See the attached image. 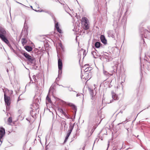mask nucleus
Listing matches in <instances>:
<instances>
[{
  "label": "nucleus",
  "instance_id": "obj_1",
  "mask_svg": "<svg viewBox=\"0 0 150 150\" xmlns=\"http://www.w3.org/2000/svg\"><path fill=\"white\" fill-rule=\"evenodd\" d=\"M41 101V98L40 96H35L34 98L33 103L31 105V109L33 110H38L39 108V104Z\"/></svg>",
  "mask_w": 150,
  "mask_h": 150
},
{
  "label": "nucleus",
  "instance_id": "obj_2",
  "mask_svg": "<svg viewBox=\"0 0 150 150\" xmlns=\"http://www.w3.org/2000/svg\"><path fill=\"white\" fill-rule=\"evenodd\" d=\"M6 31L4 28L0 26V38L5 43H8L9 41L6 37Z\"/></svg>",
  "mask_w": 150,
  "mask_h": 150
},
{
  "label": "nucleus",
  "instance_id": "obj_3",
  "mask_svg": "<svg viewBox=\"0 0 150 150\" xmlns=\"http://www.w3.org/2000/svg\"><path fill=\"white\" fill-rule=\"evenodd\" d=\"M21 53L25 57L28 61L29 64L32 66H34L35 65V60L34 58L30 56L27 53L25 52H22Z\"/></svg>",
  "mask_w": 150,
  "mask_h": 150
},
{
  "label": "nucleus",
  "instance_id": "obj_4",
  "mask_svg": "<svg viewBox=\"0 0 150 150\" xmlns=\"http://www.w3.org/2000/svg\"><path fill=\"white\" fill-rule=\"evenodd\" d=\"M58 77L56 79L58 80L59 79V77H61V74L62 72V60L60 58H58Z\"/></svg>",
  "mask_w": 150,
  "mask_h": 150
},
{
  "label": "nucleus",
  "instance_id": "obj_5",
  "mask_svg": "<svg viewBox=\"0 0 150 150\" xmlns=\"http://www.w3.org/2000/svg\"><path fill=\"white\" fill-rule=\"evenodd\" d=\"M82 23L83 27L85 30H87L89 28V22L88 19L86 17H83L82 20Z\"/></svg>",
  "mask_w": 150,
  "mask_h": 150
},
{
  "label": "nucleus",
  "instance_id": "obj_6",
  "mask_svg": "<svg viewBox=\"0 0 150 150\" xmlns=\"http://www.w3.org/2000/svg\"><path fill=\"white\" fill-rule=\"evenodd\" d=\"M114 64L115 65L112 67L113 70L110 71V75L112 76L114 74H115L117 73V70L118 65L120 64L119 62H114Z\"/></svg>",
  "mask_w": 150,
  "mask_h": 150
},
{
  "label": "nucleus",
  "instance_id": "obj_7",
  "mask_svg": "<svg viewBox=\"0 0 150 150\" xmlns=\"http://www.w3.org/2000/svg\"><path fill=\"white\" fill-rule=\"evenodd\" d=\"M4 99L5 104L7 106L10 105V98L9 96H7L6 93L4 92Z\"/></svg>",
  "mask_w": 150,
  "mask_h": 150
},
{
  "label": "nucleus",
  "instance_id": "obj_8",
  "mask_svg": "<svg viewBox=\"0 0 150 150\" xmlns=\"http://www.w3.org/2000/svg\"><path fill=\"white\" fill-rule=\"evenodd\" d=\"M148 57L149 58L147 57H145L144 61L146 64L145 65L143 64V65L146 67V64H147L149 69L150 68V57L148 56Z\"/></svg>",
  "mask_w": 150,
  "mask_h": 150
},
{
  "label": "nucleus",
  "instance_id": "obj_9",
  "mask_svg": "<svg viewBox=\"0 0 150 150\" xmlns=\"http://www.w3.org/2000/svg\"><path fill=\"white\" fill-rule=\"evenodd\" d=\"M89 73L88 72H85L83 73L82 75H81V77L82 79H83L85 80H89L90 77L89 75Z\"/></svg>",
  "mask_w": 150,
  "mask_h": 150
},
{
  "label": "nucleus",
  "instance_id": "obj_10",
  "mask_svg": "<svg viewBox=\"0 0 150 150\" xmlns=\"http://www.w3.org/2000/svg\"><path fill=\"white\" fill-rule=\"evenodd\" d=\"M88 90L90 92V93L91 96V99L93 100L94 99L93 96L96 95V90L95 88L94 90H93L90 88H88Z\"/></svg>",
  "mask_w": 150,
  "mask_h": 150
},
{
  "label": "nucleus",
  "instance_id": "obj_11",
  "mask_svg": "<svg viewBox=\"0 0 150 150\" xmlns=\"http://www.w3.org/2000/svg\"><path fill=\"white\" fill-rule=\"evenodd\" d=\"M145 89L144 87H140L139 89L137 90V95L138 96H139L141 95L143 92V90Z\"/></svg>",
  "mask_w": 150,
  "mask_h": 150
},
{
  "label": "nucleus",
  "instance_id": "obj_12",
  "mask_svg": "<svg viewBox=\"0 0 150 150\" xmlns=\"http://www.w3.org/2000/svg\"><path fill=\"white\" fill-rule=\"evenodd\" d=\"M32 109V110H31L30 112V114H31L32 116L34 118L36 117V115L37 114V110H33V109Z\"/></svg>",
  "mask_w": 150,
  "mask_h": 150
},
{
  "label": "nucleus",
  "instance_id": "obj_13",
  "mask_svg": "<svg viewBox=\"0 0 150 150\" xmlns=\"http://www.w3.org/2000/svg\"><path fill=\"white\" fill-rule=\"evenodd\" d=\"M5 133V130L3 127H0V138H2Z\"/></svg>",
  "mask_w": 150,
  "mask_h": 150
},
{
  "label": "nucleus",
  "instance_id": "obj_14",
  "mask_svg": "<svg viewBox=\"0 0 150 150\" xmlns=\"http://www.w3.org/2000/svg\"><path fill=\"white\" fill-rule=\"evenodd\" d=\"M100 40L104 44H106L107 43V41L106 39H105L104 36L103 35H102L100 36Z\"/></svg>",
  "mask_w": 150,
  "mask_h": 150
},
{
  "label": "nucleus",
  "instance_id": "obj_15",
  "mask_svg": "<svg viewBox=\"0 0 150 150\" xmlns=\"http://www.w3.org/2000/svg\"><path fill=\"white\" fill-rule=\"evenodd\" d=\"M108 34L110 37H112V38H115V34L113 30H109L108 32Z\"/></svg>",
  "mask_w": 150,
  "mask_h": 150
},
{
  "label": "nucleus",
  "instance_id": "obj_16",
  "mask_svg": "<svg viewBox=\"0 0 150 150\" xmlns=\"http://www.w3.org/2000/svg\"><path fill=\"white\" fill-rule=\"evenodd\" d=\"M55 28H56L57 30L58 31V32L59 33H62V30L61 29H60L59 27V24H58V22H55Z\"/></svg>",
  "mask_w": 150,
  "mask_h": 150
},
{
  "label": "nucleus",
  "instance_id": "obj_17",
  "mask_svg": "<svg viewBox=\"0 0 150 150\" xmlns=\"http://www.w3.org/2000/svg\"><path fill=\"white\" fill-rule=\"evenodd\" d=\"M112 98L115 100L119 99L117 96L114 93H112Z\"/></svg>",
  "mask_w": 150,
  "mask_h": 150
},
{
  "label": "nucleus",
  "instance_id": "obj_18",
  "mask_svg": "<svg viewBox=\"0 0 150 150\" xmlns=\"http://www.w3.org/2000/svg\"><path fill=\"white\" fill-rule=\"evenodd\" d=\"M47 13L52 17V19L54 21V23H55V22H56V18L54 17V14L50 12H47Z\"/></svg>",
  "mask_w": 150,
  "mask_h": 150
},
{
  "label": "nucleus",
  "instance_id": "obj_19",
  "mask_svg": "<svg viewBox=\"0 0 150 150\" xmlns=\"http://www.w3.org/2000/svg\"><path fill=\"white\" fill-rule=\"evenodd\" d=\"M74 124H70L69 126V129L68 131V132H69L70 133H71L74 127Z\"/></svg>",
  "mask_w": 150,
  "mask_h": 150
},
{
  "label": "nucleus",
  "instance_id": "obj_20",
  "mask_svg": "<svg viewBox=\"0 0 150 150\" xmlns=\"http://www.w3.org/2000/svg\"><path fill=\"white\" fill-rule=\"evenodd\" d=\"M25 49L28 52H30L32 50V48L30 46H27L25 47Z\"/></svg>",
  "mask_w": 150,
  "mask_h": 150
},
{
  "label": "nucleus",
  "instance_id": "obj_21",
  "mask_svg": "<svg viewBox=\"0 0 150 150\" xmlns=\"http://www.w3.org/2000/svg\"><path fill=\"white\" fill-rule=\"evenodd\" d=\"M92 54L93 55V57L95 58H97L100 56V55L97 54L96 52H92Z\"/></svg>",
  "mask_w": 150,
  "mask_h": 150
},
{
  "label": "nucleus",
  "instance_id": "obj_22",
  "mask_svg": "<svg viewBox=\"0 0 150 150\" xmlns=\"http://www.w3.org/2000/svg\"><path fill=\"white\" fill-rule=\"evenodd\" d=\"M21 41L23 45H25L26 43L27 42V40L25 38H22L21 40Z\"/></svg>",
  "mask_w": 150,
  "mask_h": 150
},
{
  "label": "nucleus",
  "instance_id": "obj_23",
  "mask_svg": "<svg viewBox=\"0 0 150 150\" xmlns=\"http://www.w3.org/2000/svg\"><path fill=\"white\" fill-rule=\"evenodd\" d=\"M95 46L96 48H99L100 46V43L99 42H97L95 44Z\"/></svg>",
  "mask_w": 150,
  "mask_h": 150
},
{
  "label": "nucleus",
  "instance_id": "obj_24",
  "mask_svg": "<svg viewBox=\"0 0 150 150\" xmlns=\"http://www.w3.org/2000/svg\"><path fill=\"white\" fill-rule=\"evenodd\" d=\"M76 97L80 96V97L82 96V101H83L84 100V95L82 93H77L76 96Z\"/></svg>",
  "mask_w": 150,
  "mask_h": 150
},
{
  "label": "nucleus",
  "instance_id": "obj_25",
  "mask_svg": "<svg viewBox=\"0 0 150 150\" xmlns=\"http://www.w3.org/2000/svg\"><path fill=\"white\" fill-rule=\"evenodd\" d=\"M92 69V67H88L87 68H86V69H84V72H88V71H90Z\"/></svg>",
  "mask_w": 150,
  "mask_h": 150
},
{
  "label": "nucleus",
  "instance_id": "obj_26",
  "mask_svg": "<svg viewBox=\"0 0 150 150\" xmlns=\"http://www.w3.org/2000/svg\"><path fill=\"white\" fill-rule=\"evenodd\" d=\"M103 74L105 75V76H109L110 75V73L107 71L105 70H103Z\"/></svg>",
  "mask_w": 150,
  "mask_h": 150
},
{
  "label": "nucleus",
  "instance_id": "obj_27",
  "mask_svg": "<svg viewBox=\"0 0 150 150\" xmlns=\"http://www.w3.org/2000/svg\"><path fill=\"white\" fill-rule=\"evenodd\" d=\"M69 105L70 106H71L72 107V108H74V110L76 112V108L75 106L73 104L71 103H69Z\"/></svg>",
  "mask_w": 150,
  "mask_h": 150
},
{
  "label": "nucleus",
  "instance_id": "obj_28",
  "mask_svg": "<svg viewBox=\"0 0 150 150\" xmlns=\"http://www.w3.org/2000/svg\"><path fill=\"white\" fill-rule=\"evenodd\" d=\"M112 81H105V82L104 83V84L105 85L106 83H107V85L108 87H109V86L110 85V83Z\"/></svg>",
  "mask_w": 150,
  "mask_h": 150
},
{
  "label": "nucleus",
  "instance_id": "obj_29",
  "mask_svg": "<svg viewBox=\"0 0 150 150\" xmlns=\"http://www.w3.org/2000/svg\"><path fill=\"white\" fill-rule=\"evenodd\" d=\"M61 86H62L63 87L68 88V90L70 91H73L74 92H76V91H73V89H72V88H70L69 87L64 86H63L62 85H61Z\"/></svg>",
  "mask_w": 150,
  "mask_h": 150
},
{
  "label": "nucleus",
  "instance_id": "obj_30",
  "mask_svg": "<svg viewBox=\"0 0 150 150\" xmlns=\"http://www.w3.org/2000/svg\"><path fill=\"white\" fill-rule=\"evenodd\" d=\"M36 76L35 75H33V79L34 80L35 83H37L38 82L37 80L36 79Z\"/></svg>",
  "mask_w": 150,
  "mask_h": 150
},
{
  "label": "nucleus",
  "instance_id": "obj_31",
  "mask_svg": "<svg viewBox=\"0 0 150 150\" xmlns=\"http://www.w3.org/2000/svg\"><path fill=\"white\" fill-rule=\"evenodd\" d=\"M62 114L64 115L65 117L67 119H69V117L67 115L65 111H64L63 112V113H62Z\"/></svg>",
  "mask_w": 150,
  "mask_h": 150
},
{
  "label": "nucleus",
  "instance_id": "obj_32",
  "mask_svg": "<svg viewBox=\"0 0 150 150\" xmlns=\"http://www.w3.org/2000/svg\"><path fill=\"white\" fill-rule=\"evenodd\" d=\"M61 125H62L64 126V127H65L66 125V123L65 121L63 120L62 121Z\"/></svg>",
  "mask_w": 150,
  "mask_h": 150
},
{
  "label": "nucleus",
  "instance_id": "obj_33",
  "mask_svg": "<svg viewBox=\"0 0 150 150\" xmlns=\"http://www.w3.org/2000/svg\"><path fill=\"white\" fill-rule=\"evenodd\" d=\"M104 57L106 59H108V61H109V59H109V57L108 56L105 54H104Z\"/></svg>",
  "mask_w": 150,
  "mask_h": 150
},
{
  "label": "nucleus",
  "instance_id": "obj_34",
  "mask_svg": "<svg viewBox=\"0 0 150 150\" xmlns=\"http://www.w3.org/2000/svg\"><path fill=\"white\" fill-rule=\"evenodd\" d=\"M58 111L61 113H63V112L64 111L62 109V108H58Z\"/></svg>",
  "mask_w": 150,
  "mask_h": 150
},
{
  "label": "nucleus",
  "instance_id": "obj_35",
  "mask_svg": "<svg viewBox=\"0 0 150 150\" xmlns=\"http://www.w3.org/2000/svg\"><path fill=\"white\" fill-rule=\"evenodd\" d=\"M8 122L9 123H11L12 122V119L11 117H10L8 118Z\"/></svg>",
  "mask_w": 150,
  "mask_h": 150
},
{
  "label": "nucleus",
  "instance_id": "obj_36",
  "mask_svg": "<svg viewBox=\"0 0 150 150\" xmlns=\"http://www.w3.org/2000/svg\"><path fill=\"white\" fill-rule=\"evenodd\" d=\"M46 99L47 100V101L48 102H50L51 101V99L48 96V95L46 97Z\"/></svg>",
  "mask_w": 150,
  "mask_h": 150
},
{
  "label": "nucleus",
  "instance_id": "obj_37",
  "mask_svg": "<svg viewBox=\"0 0 150 150\" xmlns=\"http://www.w3.org/2000/svg\"><path fill=\"white\" fill-rule=\"evenodd\" d=\"M88 67H89V65L88 64H85L83 67V69L84 70V69H86V68H87Z\"/></svg>",
  "mask_w": 150,
  "mask_h": 150
},
{
  "label": "nucleus",
  "instance_id": "obj_38",
  "mask_svg": "<svg viewBox=\"0 0 150 150\" xmlns=\"http://www.w3.org/2000/svg\"><path fill=\"white\" fill-rule=\"evenodd\" d=\"M70 134H71V133H70L69 132H68L67 133V136H66V137H65V139H68L69 136V135H70Z\"/></svg>",
  "mask_w": 150,
  "mask_h": 150
},
{
  "label": "nucleus",
  "instance_id": "obj_39",
  "mask_svg": "<svg viewBox=\"0 0 150 150\" xmlns=\"http://www.w3.org/2000/svg\"><path fill=\"white\" fill-rule=\"evenodd\" d=\"M23 112V110L22 109H20L18 110V112L19 114H22Z\"/></svg>",
  "mask_w": 150,
  "mask_h": 150
},
{
  "label": "nucleus",
  "instance_id": "obj_40",
  "mask_svg": "<svg viewBox=\"0 0 150 150\" xmlns=\"http://www.w3.org/2000/svg\"><path fill=\"white\" fill-rule=\"evenodd\" d=\"M81 50H82V51H83V55L84 56H85L86 55V50H83V49H81Z\"/></svg>",
  "mask_w": 150,
  "mask_h": 150
},
{
  "label": "nucleus",
  "instance_id": "obj_41",
  "mask_svg": "<svg viewBox=\"0 0 150 150\" xmlns=\"http://www.w3.org/2000/svg\"><path fill=\"white\" fill-rule=\"evenodd\" d=\"M35 4L36 6L38 8H39V5L36 2L35 3Z\"/></svg>",
  "mask_w": 150,
  "mask_h": 150
},
{
  "label": "nucleus",
  "instance_id": "obj_42",
  "mask_svg": "<svg viewBox=\"0 0 150 150\" xmlns=\"http://www.w3.org/2000/svg\"><path fill=\"white\" fill-rule=\"evenodd\" d=\"M6 44H7V45L8 46V47L10 48L11 47H12L11 45L10 44V43H9V42H8V43H6Z\"/></svg>",
  "mask_w": 150,
  "mask_h": 150
},
{
  "label": "nucleus",
  "instance_id": "obj_43",
  "mask_svg": "<svg viewBox=\"0 0 150 150\" xmlns=\"http://www.w3.org/2000/svg\"><path fill=\"white\" fill-rule=\"evenodd\" d=\"M67 139H65V140L64 141V143H65L67 142Z\"/></svg>",
  "mask_w": 150,
  "mask_h": 150
},
{
  "label": "nucleus",
  "instance_id": "obj_44",
  "mask_svg": "<svg viewBox=\"0 0 150 150\" xmlns=\"http://www.w3.org/2000/svg\"><path fill=\"white\" fill-rule=\"evenodd\" d=\"M91 126L90 125H89L88 126V131H89V130H90V128H91Z\"/></svg>",
  "mask_w": 150,
  "mask_h": 150
},
{
  "label": "nucleus",
  "instance_id": "obj_45",
  "mask_svg": "<svg viewBox=\"0 0 150 150\" xmlns=\"http://www.w3.org/2000/svg\"><path fill=\"white\" fill-rule=\"evenodd\" d=\"M12 50L13 51L14 53L15 54H16V52L13 49V50Z\"/></svg>",
  "mask_w": 150,
  "mask_h": 150
},
{
  "label": "nucleus",
  "instance_id": "obj_46",
  "mask_svg": "<svg viewBox=\"0 0 150 150\" xmlns=\"http://www.w3.org/2000/svg\"><path fill=\"white\" fill-rule=\"evenodd\" d=\"M21 100V99L20 98V96H19L18 98V101H19V100Z\"/></svg>",
  "mask_w": 150,
  "mask_h": 150
},
{
  "label": "nucleus",
  "instance_id": "obj_47",
  "mask_svg": "<svg viewBox=\"0 0 150 150\" xmlns=\"http://www.w3.org/2000/svg\"><path fill=\"white\" fill-rule=\"evenodd\" d=\"M109 145H110V143H109V142H108V148H107V149H108V148L109 146Z\"/></svg>",
  "mask_w": 150,
  "mask_h": 150
},
{
  "label": "nucleus",
  "instance_id": "obj_48",
  "mask_svg": "<svg viewBox=\"0 0 150 150\" xmlns=\"http://www.w3.org/2000/svg\"><path fill=\"white\" fill-rule=\"evenodd\" d=\"M33 83V82L32 81V80H31V79L30 81V82L29 83Z\"/></svg>",
  "mask_w": 150,
  "mask_h": 150
},
{
  "label": "nucleus",
  "instance_id": "obj_49",
  "mask_svg": "<svg viewBox=\"0 0 150 150\" xmlns=\"http://www.w3.org/2000/svg\"><path fill=\"white\" fill-rule=\"evenodd\" d=\"M35 11H39V12H42V11H43L42 10L41 11H39V10H38V11L36 10Z\"/></svg>",
  "mask_w": 150,
  "mask_h": 150
},
{
  "label": "nucleus",
  "instance_id": "obj_50",
  "mask_svg": "<svg viewBox=\"0 0 150 150\" xmlns=\"http://www.w3.org/2000/svg\"><path fill=\"white\" fill-rule=\"evenodd\" d=\"M1 139L2 138H0V141L1 142V143H2L3 142V141L1 140Z\"/></svg>",
  "mask_w": 150,
  "mask_h": 150
},
{
  "label": "nucleus",
  "instance_id": "obj_51",
  "mask_svg": "<svg viewBox=\"0 0 150 150\" xmlns=\"http://www.w3.org/2000/svg\"><path fill=\"white\" fill-rule=\"evenodd\" d=\"M19 4H21V5H23V6H25L23 4H21V3H19Z\"/></svg>",
  "mask_w": 150,
  "mask_h": 150
},
{
  "label": "nucleus",
  "instance_id": "obj_52",
  "mask_svg": "<svg viewBox=\"0 0 150 150\" xmlns=\"http://www.w3.org/2000/svg\"><path fill=\"white\" fill-rule=\"evenodd\" d=\"M19 4H21V5H23V6H25L23 4H21V3H19Z\"/></svg>",
  "mask_w": 150,
  "mask_h": 150
},
{
  "label": "nucleus",
  "instance_id": "obj_53",
  "mask_svg": "<svg viewBox=\"0 0 150 150\" xmlns=\"http://www.w3.org/2000/svg\"><path fill=\"white\" fill-rule=\"evenodd\" d=\"M122 113H123V111H120L119 112V113H121V114Z\"/></svg>",
  "mask_w": 150,
  "mask_h": 150
},
{
  "label": "nucleus",
  "instance_id": "obj_54",
  "mask_svg": "<svg viewBox=\"0 0 150 150\" xmlns=\"http://www.w3.org/2000/svg\"><path fill=\"white\" fill-rule=\"evenodd\" d=\"M11 50H13V47H11L10 48Z\"/></svg>",
  "mask_w": 150,
  "mask_h": 150
},
{
  "label": "nucleus",
  "instance_id": "obj_55",
  "mask_svg": "<svg viewBox=\"0 0 150 150\" xmlns=\"http://www.w3.org/2000/svg\"><path fill=\"white\" fill-rule=\"evenodd\" d=\"M52 88H51V87L50 88V90H49V92H50L51 91V90Z\"/></svg>",
  "mask_w": 150,
  "mask_h": 150
},
{
  "label": "nucleus",
  "instance_id": "obj_56",
  "mask_svg": "<svg viewBox=\"0 0 150 150\" xmlns=\"http://www.w3.org/2000/svg\"><path fill=\"white\" fill-rule=\"evenodd\" d=\"M16 2L17 3H18V4L20 3H19V2H18V1H16Z\"/></svg>",
  "mask_w": 150,
  "mask_h": 150
},
{
  "label": "nucleus",
  "instance_id": "obj_57",
  "mask_svg": "<svg viewBox=\"0 0 150 150\" xmlns=\"http://www.w3.org/2000/svg\"><path fill=\"white\" fill-rule=\"evenodd\" d=\"M94 130H93V129H92V130H91V131L92 132H93V131Z\"/></svg>",
  "mask_w": 150,
  "mask_h": 150
},
{
  "label": "nucleus",
  "instance_id": "obj_58",
  "mask_svg": "<svg viewBox=\"0 0 150 150\" xmlns=\"http://www.w3.org/2000/svg\"><path fill=\"white\" fill-rule=\"evenodd\" d=\"M129 129V128H128V129H127V131H128H128H129V130H128V129Z\"/></svg>",
  "mask_w": 150,
  "mask_h": 150
},
{
  "label": "nucleus",
  "instance_id": "obj_59",
  "mask_svg": "<svg viewBox=\"0 0 150 150\" xmlns=\"http://www.w3.org/2000/svg\"><path fill=\"white\" fill-rule=\"evenodd\" d=\"M122 123H119V124H118V125H119L120 124H122Z\"/></svg>",
  "mask_w": 150,
  "mask_h": 150
},
{
  "label": "nucleus",
  "instance_id": "obj_60",
  "mask_svg": "<svg viewBox=\"0 0 150 150\" xmlns=\"http://www.w3.org/2000/svg\"><path fill=\"white\" fill-rule=\"evenodd\" d=\"M143 42H144V39H143Z\"/></svg>",
  "mask_w": 150,
  "mask_h": 150
},
{
  "label": "nucleus",
  "instance_id": "obj_61",
  "mask_svg": "<svg viewBox=\"0 0 150 150\" xmlns=\"http://www.w3.org/2000/svg\"><path fill=\"white\" fill-rule=\"evenodd\" d=\"M7 72H8V69H7Z\"/></svg>",
  "mask_w": 150,
  "mask_h": 150
},
{
  "label": "nucleus",
  "instance_id": "obj_62",
  "mask_svg": "<svg viewBox=\"0 0 150 150\" xmlns=\"http://www.w3.org/2000/svg\"><path fill=\"white\" fill-rule=\"evenodd\" d=\"M112 102V101H111L110 103H111Z\"/></svg>",
  "mask_w": 150,
  "mask_h": 150
},
{
  "label": "nucleus",
  "instance_id": "obj_63",
  "mask_svg": "<svg viewBox=\"0 0 150 150\" xmlns=\"http://www.w3.org/2000/svg\"><path fill=\"white\" fill-rule=\"evenodd\" d=\"M30 7H31L32 8V6H31Z\"/></svg>",
  "mask_w": 150,
  "mask_h": 150
}]
</instances>
